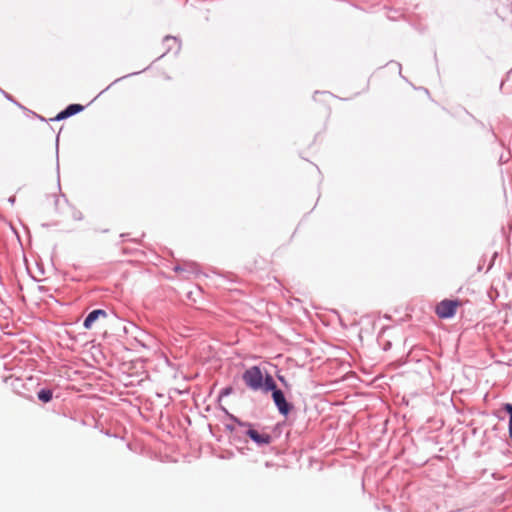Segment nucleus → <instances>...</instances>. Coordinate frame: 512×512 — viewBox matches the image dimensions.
Returning a JSON list of instances; mask_svg holds the SVG:
<instances>
[{
    "label": "nucleus",
    "mask_w": 512,
    "mask_h": 512,
    "mask_svg": "<svg viewBox=\"0 0 512 512\" xmlns=\"http://www.w3.org/2000/svg\"><path fill=\"white\" fill-rule=\"evenodd\" d=\"M272 391V398L279 412L286 416L292 409V406L286 401L283 392L276 388V384L271 375L266 374L265 392Z\"/></svg>",
    "instance_id": "f257e3e1"
},
{
    "label": "nucleus",
    "mask_w": 512,
    "mask_h": 512,
    "mask_svg": "<svg viewBox=\"0 0 512 512\" xmlns=\"http://www.w3.org/2000/svg\"><path fill=\"white\" fill-rule=\"evenodd\" d=\"M246 386L251 390H262L265 392L266 376L258 366H252L245 370L242 376Z\"/></svg>",
    "instance_id": "f03ea898"
},
{
    "label": "nucleus",
    "mask_w": 512,
    "mask_h": 512,
    "mask_svg": "<svg viewBox=\"0 0 512 512\" xmlns=\"http://www.w3.org/2000/svg\"><path fill=\"white\" fill-rule=\"evenodd\" d=\"M460 306H462V302L460 300L444 299L437 304L435 313L442 319L451 318L455 315Z\"/></svg>",
    "instance_id": "7ed1b4c3"
},
{
    "label": "nucleus",
    "mask_w": 512,
    "mask_h": 512,
    "mask_svg": "<svg viewBox=\"0 0 512 512\" xmlns=\"http://www.w3.org/2000/svg\"><path fill=\"white\" fill-rule=\"evenodd\" d=\"M83 106L80 105V104H71L69 105L65 110L61 111L60 113H58L55 118H53V120H56V121H60V120H63L65 118H68L80 111L83 110Z\"/></svg>",
    "instance_id": "20e7f679"
},
{
    "label": "nucleus",
    "mask_w": 512,
    "mask_h": 512,
    "mask_svg": "<svg viewBox=\"0 0 512 512\" xmlns=\"http://www.w3.org/2000/svg\"><path fill=\"white\" fill-rule=\"evenodd\" d=\"M83 106L80 105V104H71L69 105L65 110L61 111L60 113H58L55 118H53V120H56V121H60V120H63L65 118H68L80 111L83 110Z\"/></svg>",
    "instance_id": "39448f33"
},
{
    "label": "nucleus",
    "mask_w": 512,
    "mask_h": 512,
    "mask_svg": "<svg viewBox=\"0 0 512 512\" xmlns=\"http://www.w3.org/2000/svg\"><path fill=\"white\" fill-rule=\"evenodd\" d=\"M247 435L256 443L268 444L270 442V436L267 434H260L254 429H249Z\"/></svg>",
    "instance_id": "423d86ee"
},
{
    "label": "nucleus",
    "mask_w": 512,
    "mask_h": 512,
    "mask_svg": "<svg viewBox=\"0 0 512 512\" xmlns=\"http://www.w3.org/2000/svg\"><path fill=\"white\" fill-rule=\"evenodd\" d=\"M38 398L42 402L47 403L52 399V391L48 389H42L38 392Z\"/></svg>",
    "instance_id": "0eeeda50"
},
{
    "label": "nucleus",
    "mask_w": 512,
    "mask_h": 512,
    "mask_svg": "<svg viewBox=\"0 0 512 512\" xmlns=\"http://www.w3.org/2000/svg\"><path fill=\"white\" fill-rule=\"evenodd\" d=\"M96 321V310L91 311L84 321L85 328H91L93 323Z\"/></svg>",
    "instance_id": "6e6552de"
},
{
    "label": "nucleus",
    "mask_w": 512,
    "mask_h": 512,
    "mask_svg": "<svg viewBox=\"0 0 512 512\" xmlns=\"http://www.w3.org/2000/svg\"><path fill=\"white\" fill-rule=\"evenodd\" d=\"M504 409L509 414V436L512 439V404H505Z\"/></svg>",
    "instance_id": "1a4fd4ad"
},
{
    "label": "nucleus",
    "mask_w": 512,
    "mask_h": 512,
    "mask_svg": "<svg viewBox=\"0 0 512 512\" xmlns=\"http://www.w3.org/2000/svg\"><path fill=\"white\" fill-rule=\"evenodd\" d=\"M278 379H279V381H280V382H281L285 387H288V386H289V385H288L287 380L285 379V377L278 375Z\"/></svg>",
    "instance_id": "9d476101"
},
{
    "label": "nucleus",
    "mask_w": 512,
    "mask_h": 512,
    "mask_svg": "<svg viewBox=\"0 0 512 512\" xmlns=\"http://www.w3.org/2000/svg\"><path fill=\"white\" fill-rule=\"evenodd\" d=\"M106 316H107V315H106V312H105V311H103V310H101V309H98V319H99L100 317H106Z\"/></svg>",
    "instance_id": "9b49d317"
},
{
    "label": "nucleus",
    "mask_w": 512,
    "mask_h": 512,
    "mask_svg": "<svg viewBox=\"0 0 512 512\" xmlns=\"http://www.w3.org/2000/svg\"><path fill=\"white\" fill-rule=\"evenodd\" d=\"M106 334H107V330H104L103 336H106Z\"/></svg>",
    "instance_id": "f8f14e48"
}]
</instances>
